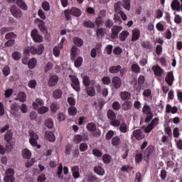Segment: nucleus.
<instances>
[{
	"label": "nucleus",
	"mask_w": 182,
	"mask_h": 182,
	"mask_svg": "<svg viewBox=\"0 0 182 182\" xmlns=\"http://www.w3.org/2000/svg\"><path fill=\"white\" fill-rule=\"evenodd\" d=\"M96 91L97 93H100L102 92V86L97 84L95 80H91V87L87 88V94L90 97H93V96L96 95Z\"/></svg>",
	"instance_id": "f257e3e1"
},
{
	"label": "nucleus",
	"mask_w": 182,
	"mask_h": 182,
	"mask_svg": "<svg viewBox=\"0 0 182 182\" xmlns=\"http://www.w3.org/2000/svg\"><path fill=\"white\" fill-rule=\"evenodd\" d=\"M44 49L43 45L40 44L37 48L35 46L27 47L24 49V52L25 53H31L32 55H42Z\"/></svg>",
	"instance_id": "f03ea898"
},
{
	"label": "nucleus",
	"mask_w": 182,
	"mask_h": 182,
	"mask_svg": "<svg viewBox=\"0 0 182 182\" xmlns=\"http://www.w3.org/2000/svg\"><path fill=\"white\" fill-rule=\"evenodd\" d=\"M10 12L14 18H16V19H21V18L23 16V12H22V10L15 5L11 6L10 8Z\"/></svg>",
	"instance_id": "7ed1b4c3"
},
{
	"label": "nucleus",
	"mask_w": 182,
	"mask_h": 182,
	"mask_svg": "<svg viewBox=\"0 0 182 182\" xmlns=\"http://www.w3.org/2000/svg\"><path fill=\"white\" fill-rule=\"evenodd\" d=\"M69 77H70L72 84L71 87L75 92H80V82H79V78L76 77V75H70Z\"/></svg>",
	"instance_id": "20e7f679"
},
{
	"label": "nucleus",
	"mask_w": 182,
	"mask_h": 182,
	"mask_svg": "<svg viewBox=\"0 0 182 182\" xmlns=\"http://www.w3.org/2000/svg\"><path fill=\"white\" fill-rule=\"evenodd\" d=\"M31 36L33 41L38 43H41V42L43 41V38L42 37V36H41V34H39V31H38V29L36 28H34L31 31Z\"/></svg>",
	"instance_id": "39448f33"
},
{
	"label": "nucleus",
	"mask_w": 182,
	"mask_h": 182,
	"mask_svg": "<svg viewBox=\"0 0 182 182\" xmlns=\"http://www.w3.org/2000/svg\"><path fill=\"white\" fill-rule=\"evenodd\" d=\"M123 31L122 26H114L111 29V39H117L119 38V33Z\"/></svg>",
	"instance_id": "423d86ee"
},
{
	"label": "nucleus",
	"mask_w": 182,
	"mask_h": 182,
	"mask_svg": "<svg viewBox=\"0 0 182 182\" xmlns=\"http://www.w3.org/2000/svg\"><path fill=\"white\" fill-rule=\"evenodd\" d=\"M14 139V132L12 129H9L4 135V140L6 141V147H12L11 141Z\"/></svg>",
	"instance_id": "0eeeda50"
},
{
	"label": "nucleus",
	"mask_w": 182,
	"mask_h": 182,
	"mask_svg": "<svg viewBox=\"0 0 182 182\" xmlns=\"http://www.w3.org/2000/svg\"><path fill=\"white\" fill-rule=\"evenodd\" d=\"M15 174V171L12 168H9L6 171V176L4 177L5 182H14L15 181V177L14 175Z\"/></svg>",
	"instance_id": "6e6552de"
},
{
	"label": "nucleus",
	"mask_w": 182,
	"mask_h": 182,
	"mask_svg": "<svg viewBox=\"0 0 182 182\" xmlns=\"http://www.w3.org/2000/svg\"><path fill=\"white\" fill-rule=\"evenodd\" d=\"M34 22L38 23V29L42 32V33H48V28L45 26V21L41 18H36Z\"/></svg>",
	"instance_id": "1a4fd4ad"
},
{
	"label": "nucleus",
	"mask_w": 182,
	"mask_h": 182,
	"mask_svg": "<svg viewBox=\"0 0 182 182\" xmlns=\"http://www.w3.org/2000/svg\"><path fill=\"white\" fill-rule=\"evenodd\" d=\"M153 151H154V146L153 145L147 146L144 152V159L145 161H149L150 160V156L153 154Z\"/></svg>",
	"instance_id": "9d476101"
},
{
	"label": "nucleus",
	"mask_w": 182,
	"mask_h": 182,
	"mask_svg": "<svg viewBox=\"0 0 182 182\" xmlns=\"http://www.w3.org/2000/svg\"><path fill=\"white\" fill-rule=\"evenodd\" d=\"M58 82H59V76L53 75L48 80V86H49V87H55V86L58 85Z\"/></svg>",
	"instance_id": "9b49d317"
},
{
	"label": "nucleus",
	"mask_w": 182,
	"mask_h": 182,
	"mask_svg": "<svg viewBox=\"0 0 182 182\" xmlns=\"http://www.w3.org/2000/svg\"><path fill=\"white\" fill-rule=\"evenodd\" d=\"M152 70L155 75V76H157L158 77H162L163 75H164V70L160 67V65H154L152 67Z\"/></svg>",
	"instance_id": "f8f14e48"
},
{
	"label": "nucleus",
	"mask_w": 182,
	"mask_h": 182,
	"mask_svg": "<svg viewBox=\"0 0 182 182\" xmlns=\"http://www.w3.org/2000/svg\"><path fill=\"white\" fill-rule=\"evenodd\" d=\"M133 136L136 140H143L146 137V134H144V132L141 129L134 130Z\"/></svg>",
	"instance_id": "ddd939ff"
},
{
	"label": "nucleus",
	"mask_w": 182,
	"mask_h": 182,
	"mask_svg": "<svg viewBox=\"0 0 182 182\" xmlns=\"http://www.w3.org/2000/svg\"><path fill=\"white\" fill-rule=\"evenodd\" d=\"M112 85L114 89H120L122 87V79L117 76L114 77L112 80Z\"/></svg>",
	"instance_id": "4468645a"
},
{
	"label": "nucleus",
	"mask_w": 182,
	"mask_h": 182,
	"mask_svg": "<svg viewBox=\"0 0 182 182\" xmlns=\"http://www.w3.org/2000/svg\"><path fill=\"white\" fill-rule=\"evenodd\" d=\"M165 82L169 86H173V83L174 82V75L173 74V71L167 73L166 76L165 77Z\"/></svg>",
	"instance_id": "2eb2a0df"
},
{
	"label": "nucleus",
	"mask_w": 182,
	"mask_h": 182,
	"mask_svg": "<svg viewBox=\"0 0 182 182\" xmlns=\"http://www.w3.org/2000/svg\"><path fill=\"white\" fill-rule=\"evenodd\" d=\"M171 7L172 11H176L177 12H180L181 11V5L178 0H173Z\"/></svg>",
	"instance_id": "dca6fc26"
},
{
	"label": "nucleus",
	"mask_w": 182,
	"mask_h": 182,
	"mask_svg": "<svg viewBox=\"0 0 182 182\" xmlns=\"http://www.w3.org/2000/svg\"><path fill=\"white\" fill-rule=\"evenodd\" d=\"M80 170V168H79V166H73L71 167V172L73 178H79V177H80V173L79 172Z\"/></svg>",
	"instance_id": "f3484780"
},
{
	"label": "nucleus",
	"mask_w": 182,
	"mask_h": 182,
	"mask_svg": "<svg viewBox=\"0 0 182 182\" xmlns=\"http://www.w3.org/2000/svg\"><path fill=\"white\" fill-rule=\"evenodd\" d=\"M140 39V30L139 28H134L132 30V42H136Z\"/></svg>",
	"instance_id": "a211bd4d"
},
{
	"label": "nucleus",
	"mask_w": 182,
	"mask_h": 182,
	"mask_svg": "<svg viewBox=\"0 0 182 182\" xmlns=\"http://www.w3.org/2000/svg\"><path fill=\"white\" fill-rule=\"evenodd\" d=\"M178 112V108L177 107H171L170 104H167L166 107V113H172V114H176Z\"/></svg>",
	"instance_id": "6ab92c4d"
},
{
	"label": "nucleus",
	"mask_w": 182,
	"mask_h": 182,
	"mask_svg": "<svg viewBox=\"0 0 182 182\" xmlns=\"http://www.w3.org/2000/svg\"><path fill=\"white\" fill-rule=\"evenodd\" d=\"M16 4L19 9H22V11H28V4H26V2H25V1L16 0Z\"/></svg>",
	"instance_id": "aec40b11"
},
{
	"label": "nucleus",
	"mask_w": 182,
	"mask_h": 182,
	"mask_svg": "<svg viewBox=\"0 0 182 182\" xmlns=\"http://www.w3.org/2000/svg\"><path fill=\"white\" fill-rule=\"evenodd\" d=\"M45 137H46V140H48V141H50L51 143H53V141H55V140L56 139L55 137V134H53V132H52L50 131L46 132Z\"/></svg>",
	"instance_id": "412c9836"
},
{
	"label": "nucleus",
	"mask_w": 182,
	"mask_h": 182,
	"mask_svg": "<svg viewBox=\"0 0 182 182\" xmlns=\"http://www.w3.org/2000/svg\"><path fill=\"white\" fill-rule=\"evenodd\" d=\"M77 48L76 46H73L70 50V60L74 62L75 59H76V56H77Z\"/></svg>",
	"instance_id": "4be33fe9"
},
{
	"label": "nucleus",
	"mask_w": 182,
	"mask_h": 182,
	"mask_svg": "<svg viewBox=\"0 0 182 182\" xmlns=\"http://www.w3.org/2000/svg\"><path fill=\"white\" fill-rule=\"evenodd\" d=\"M119 96H120L122 100H125V102L130 100V99L132 97V95L130 94V92H129L127 91L121 92L119 93Z\"/></svg>",
	"instance_id": "5701e85b"
},
{
	"label": "nucleus",
	"mask_w": 182,
	"mask_h": 182,
	"mask_svg": "<svg viewBox=\"0 0 182 182\" xmlns=\"http://www.w3.org/2000/svg\"><path fill=\"white\" fill-rule=\"evenodd\" d=\"M132 101H124L122 104L121 107L124 112H127V110H130L132 109Z\"/></svg>",
	"instance_id": "b1692460"
},
{
	"label": "nucleus",
	"mask_w": 182,
	"mask_h": 182,
	"mask_svg": "<svg viewBox=\"0 0 182 182\" xmlns=\"http://www.w3.org/2000/svg\"><path fill=\"white\" fill-rule=\"evenodd\" d=\"M130 35L128 31H122V33L118 36V38L121 42H124L127 37Z\"/></svg>",
	"instance_id": "393cba45"
},
{
	"label": "nucleus",
	"mask_w": 182,
	"mask_h": 182,
	"mask_svg": "<svg viewBox=\"0 0 182 182\" xmlns=\"http://www.w3.org/2000/svg\"><path fill=\"white\" fill-rule=\"evenodd\" d=\"M70 11H71V15H73V16H75L76 18H79V16L82 15V10L78 8L73 7L71 9H70Z\"/></svg>",
	"instance_id": "a878e982"
},
{
	"label": "nucleus",
	"mask_w": 182,
	"mask_h": 182,
	"mask_svg": "<svg viewBox=\"0 0 182 182\" xmlns=\"http://www.w3.org/2000/svg\"><path fill=\"white\" fill-rule=\"evenodd\" d=\"M111 144L112 146L117 147V146H120V144H122V139H120L119 136H115L112 137Z\"/></svg>",
	"instance_id": "bb28decb"
},
{
	"label": "nucleus",
	"mask_w": 182,
	"mask_h": 182,
	"mask_svg": "<svg viewBox=\"0 0 182 182\" xmlns=\"http://www.w3.org/2000/svg\"><path fill=\"white\" fill-rule=\"evenodd\" d=\"M121 69H122V65H118L116 66L113 65L109 68V73L116 74V73H119Z\"/></svg>",
	"instance_id": "cd10ccee"
},
{
	"label": "nucleus",
	"mask_w": 182,
	"mask_h": 182,
	"mask_svg": "<svg viewBox=\"0 0 182 182\" xmlns=\"http://www.w3.org/2000/svg\"><path fill=\"white\" fill-rule=\"evenodd\" d=\"M83 26H85V28H90V29H95V23L90 20H84Z\"/></svg>",
	"instance_id": "c85d7f7f"
},
{
	"label": "nucleus",
	"mask_w": 182,
	"mask_h": 182,
	"mask_svg": "<svg viewBox=\"0 0 182 182\" xmlns=\"http://www.w3.org/2000/svg\"><path fill=\"white\" fill-rule=\"evenodd\" d=\"M27 65L28 66V69H35V68H36V65H38V61L36 60V58H33L28 60V64Z\"/></svg>",
	"instance_id": "c756f323"
},
{
	"label": "nucleus",
	"mask_w": 182,
	"mask_h": 182,
	"mask_svg": "<svg viewBox=\"0 0 182 182\" xmlns=\"http://www.w3.org/2000/svg\"><path fill=\"white\" fill-rule=\"evenodd\" d=\"M73 62H74L75 68H80L83 63V58L81 56H78L77 59L75 58V60Z\"/></svg>",
	"instance_id": "7c9ffc66"
},
{
	"label": "nucleus",
	"mask_w": 182,
	"mask_h": 182,
	"mask_svg": "<svg viewBox=\"0 0 182 182\" xmlns=\"http://www.w3.org/2000/svg\"><path fill=\"white\" fill-rule=\"evenodd\" d=\"M34 109H38L40 107L43 106V100L41 98H37L35 102H33Z\"/></svg>",
	"instance_id": "2f4dec72"
},
{
	"label": "nucleus",
	"mask_w": 182,
	"mask_h": 182,
	"mask_svg": "<svg viewBox=\"0 0 182 182\" xmlns=\"http://www.w3.org/2000/svg\"><path fill=\"white\" fill-rule=\"evenodd\" d=\"M94 171L96 173V174H98V176H104L105 175V169L102 168V166H95L94 168Z\"/></svg>",
	"instance_id": "473e14b6"
},
{
	"label": "nucleus",
	"mask_w": 182,
	"mask_h": 182,
	"mask_svg": "<svg viewBox=\"0 0 182 182\" xmlns=\"http://www.w3.org/2000/svg\"><path fill=\"white\" fill-rule=\"evenodd\" d=\"M104 25L105 28L110 29L113 26V25H114V23L113 22V20L110 18H107L104 21Z\"/></svg>",
	"instance_id": "72a5a7b5"
},
{
	"label": "nucleus",
	"mask_w": 182,
	"mask_h": 182,
	"mask_svg": "<svg viewBox=\"0 0 182 182\" xmlns=\"http://www.w3.org/2000/svg\"><path fill=\"white\" fill-rule=\"evenodd\" d=\"M62 95H63L62 90H55L53 92L54 99H60V97H62Z\"/></svg>",
	"instance_id": "f704fd0d"
},
{
	"label": "nucleus",
	"mask_w": 182,
	"mask_h": 182,
	"mask_svg": "<svg viewBox=\"0 0 182 182\" xmlns=\"http://www.w3.org/2000/svg\"><path fill=\"white\" fill-rule=\"evenodd\" d=\"M73 42L76 46H78V48L83 46V40L79 37H75Z\"/></svg>",
	"instance_id": "c9c22d12"
},
{
	"label": "nucleus",
	"mask_w": 182,
	"mask_h": 182,
	"mask_svg": "<svg viewBox=\"0 0 182 182\" xmlns=\"http://www.w3.org/2000/svg\"><path fill=\"white\" fill-rule=\"evenodd\" d=\"M17 38H18V35H16L14 32L8 33L5 36V39H6V41H10V40H12V39H16Z\"/></svg>",
	"instance_id": "e433bc0d"
},
{
	"label": "nucleus",
	"mask_w": 182,
	"mask_h": 182,
	"mask_svg": "<svg viewBox=\"0 0 182 182\" xmlns=\"http://www.w3.org/2000/svg\"><path fill=\"white\" fill-rule=\"evenodd\" d=\"M142 113H144V114H151L153 112H151V108L150 106L146 104L142 108Z\"/></svg>",
	"instance_id": "4c0bfd02"
},
{
	"label": "nucleus",
	"mask_w": 182,
	"mask_h": 182,
	"mask_svg": "<svg viewBox=\"0 0 182 182\" xmlns=\"http://www.w3.org/2000/svg\"><path fill=\"white\" fill-rule=\"evenodd\" d=\"M119 131L121 132V133H127L129 132V127H127V124L124 122L120 124Z\"/></svg>",
	"instance_id": "58836bf2"
},
{
	"label": "nucleus",
	"mask_w": 182,
	"mask_h": 182,
	"mask_svg": "<svg viewBox=\"0 0 182 182\" xmlns=\"http://www.w3.org/2000/svg\"><path fill=\"white\" fill-rule=\"evenodd\" d=\"M107 116L109 120H113L114 119H116V113L113 109H109L107 111Z\"/></svg>",
	"instance_id": "ea45409f"
},
{
	"label": "nucleus",
	"mask_w": 182,
	"mask_h": 182,
	"mask_svg": "<svg viewBox=\"0 0 182 182\" xmlns=\"http://www.w3.org/2000/svg\"><path fill=\"white\" fill-rule=\"evenodd\" d=\"M82 82H83V85H85L87 87H89V86L92 85V81H90V79L87 75H85L82 77Z\"/></svg>",
	"instance_id": "a19ab883"
},
{
	"label": "nucleus",
	"mask_w": 182,
	"mask_h": 182,
	"mask_svg": "<svg viewBox=\"0 0 182 182\" xmlns=\"http://www.w3.org/2000/svg\"><path fill=\"white\" fill-rule=\"evenodd\" d=\"M95 32L97 38H103L105 36V30L102 28L97 27Z\"/></svg>",
	"instance_id": "79ce46f5"
},
{
	"label": "nucleus",
	"mask_w": 182,
	"mask_h": 182,
	"mask_svg": "<svg viewBox=\"0 0 182 182\" xmlns=\"http://www.w3.org/2000/svg\"><path fill=\"white\" fill-rule=\"evenodd\" d=\"M141 45L142 47L144 48V49H147L148 50H149V52H151V50H153V45H151L150 42H143Z\"/></svg>",
	"instance_id": "37998d69"
},
{
	"label": "nucleus",
	"mask_w": 182,
	"mask_h": 182,
	"mask_svg": "<svg viewBox=\"0 0 182 182\" xmlns=\"http://www.w3.org/2000/svg\"><path fill=\"white\" fill-rule=\"evenodd\" d=\"M23 159H27V160H29L31 159V156H32V153H31V151L29 149H24L22 152Z\"/></svg>",
	"instance_id": "c03bdc74"
},
{
	"label": "nucleus",
	"mask_w": 182,
	"mask_h": 182,
	"mask_svg": "<svg viewBox=\"0 0 182 182\" xmlns=\"http://www.w3.org/2000/svg\"><path fill=\"white\" fill-rule=\"evenodd\" d=\"M73 140L75 144H79V143H81L83 141V136L81 134H76L74 136Z\"/></svg>",
	"instance_id": "a18cd8bd"
},
{
	"label": "nucleus",
	"mask_w": 182,
	"mask_h": 182,
	"mask_svg": "<svg viewBox=\"0 0 182 182\" xmlns=\"http://www.w3.org/2000/svg\"><path fill=\"white\" fill-rule=\"evenodd\" d=\"M86 127L90 132H96L97 129L96 124L93 122L88 123Z\"/></svg>",
	"instance_id": "49530a36"
},
{
	"label": "nucleus",
	"mask_w": 182,
	"mask_h": 182,
	"mask_svg": "<svg viewBox=\"0 0 182 182\" xmlns=\"http://www.w3.org/2000/svg\"><path fill=\"white\" fill-rule=\"evenodd\" d=\"M114 11L116 14H119L122 12V1H118L117 3L114 4Z\"/></svg>",
	"instance_id": "de8ad7c7"
},
{
	"label": "nucleus",
	"mask_w": 182,
	"mask_h": 182,
	"mask_svg": "<svg viewBox=\"0 0 182 182\" xmlns=\"http://www.w3.org/2000/svg\"><path fill=\"white\" fill-rule=\"evenodd\" d=\"M37 109L40 114H45V113H48V112H49V108L47 107H44L43 105Z\"/></svg>",
	"instance_id": "09e8293b"
},
{
	"label": "nucleus",
	"mask_w": 182,
	"mask_h": 182,
	"mask_svg": "<svg viewBox=\"0 0 182 182\" xmlns=\"http://www.w3.org/2000/svg\"><path fill=\"white\" fill-rule=\"evenodd\" d=\"M110 126H113L114 127H119L120 126V120L117 119H111L109 122Z\"/></svg>",
	"instance_id": "8fccbe9b"
},
{
	"label": "nucleus",
	"mask_w": 182,
	"mask_h": 182,
	"mask_svg": "<svg viewBox=\"0 0 182 182\" xmlns=\"http://www.w3.org/2000/svg\"><path fill=\"white\" fill-rule=\"evenodd\" d=\"M29 143L33 146V147H37V149L41 148V145H38V139H35L33 138L29 139Z\"/></svg>",
	"instance_id": "3c124183"
},
{
	"label": "nucleus",
	"mask_w": 182,
	"mask_h": 182,
	"mask_svg": "<svg viewBox=\"0 0 182 182\" xmlns=\"http://www.w3.org/2000/svg\"><path fill=\"white\" fill-rule=\"evenodd\" d=\"M102 160L105 164H109L112 161V156L109 154H105L102 156Z\"/></svg>",
	"instance_id": "603ef678"
},
{
	"label": "nucleus",
	"mask_w": 182,
	"mask_h": 182,
	"mask_svg": "<svg viewBox=\"0 0 182 182\" xmlns=\"http://www.w3.org/2000/svg\"><path fill=\"white\" fill-rule=\"evenodd\" d=\"M95 25L97 26V28H100L102 26V24L103 23V19L102 18V16H99L95 18Z\"/></svg>",
	"instance_id": "864d4df0"
},
{
	"label": "nucleus",
	"mask_w": 182,
	"mask_h": 182,
	"mask_svg": "<svg viewBox=\"0 0 182 182\" xmlns=\"http://www.w3.org/2000/svg\"><path fill=\"white\" fill-rule=\"evenodd\" d=\"M68 113L70 116H75L77 113V109L75 107H70L68 108Z\"/></svg>",
	"instance_id": "5fc2aeb1"
},
{
	"label": "nucleus",
	"mask_w": 182,
	"mask_h": 182,
	"mask_svg": "<svg viewBox=\"0 0 182 182\" xmlns=\"http://www.w3.org/2000/svg\"><path fill=\"white\" fill-rule=\"evenodd\" d=\"M12 27H2L0 29V35H5L7 32H11Z\"/></svg>",
	"instance_id": "6e6d98bb"
},
{
	"label": "nucleus",
	"mask_w": 182,
	"mask_h": 182,
	"mask_svg": "<svg viewBox=\"0 0 182 182\" xmlns=\"http://www.w3.org/2000/svg\"><path fill=\"white\" fill-rule=\"evenodd\" d=\"M113 136H114V131H108L105 136L106 140H112V139H113Z\"/></svg>",
	"instance_id": "4d7b16f0"
},
{
	"label": "nucleus",
	"mask_w": 182,
	"mask_h": 182,
	"mask_svg": "<svg viewBox=\"0 0 182 182\" xmlns=\"http://www.w3.org/2000/svg\"><path fill=\"white\" fill-rule=\"evenodd\" d=\"M144 82H146V78L144 77V75H141L138 77V85L139 86H143L144 85Z\"/></svg>",
	"instance_id": "13d9d810"
},
{
	"label": "nucleus",
	"mask_w": 182,
	"mask_h": 182,
	"mask_svg": "<svg viewBox=\"0 0 182 182\" xmlns=\"http://www.w3.org/2000/svg\"><path fill=\"white\" fill-rule=\"evenodd\" d=\"M131 69L134 73H140V66H139L137 64H133Z\"/></svg>",
	"instance_id": "bf43d9fd"
},
{
	"label": "nucleus",
	"mask_w": 182,
	"mask_h": 182,
	"mask_svg": "<svg viewBox=\"0 0 182 182\" xmlns=\"http://www.w3.org/2000/svg\"><path fill=\"white\" fill-rule=\"evenodd\" d=\"M11 56L14 60H19L22 55H21V53L18 51H15L12 53Z\"/></svg>",
	"instance_id": "052dcab7"
},
{
	"label": "nucleus",
	"mask_w": 182,
	"mask_h": 182,
	"mask_svg": "<svg viewBox=\"0 0 182 182\" xmlns=\"http://www.w3.org/2000/svg\"><path fill=\"white\" fill-rule=\"evenodd\" d=\"M18 100H19V102H25V100H26V94H25V92H20L18 95Z\"/></svg>",
	"instance_id": "680f3d73"
},
{
	"label": "nucleus",
	"mask_w": 182,
	"mask_h": 182,
	"mask_svg": "<svg viewBox=\"0 0 182 182\" xmlns=\"http://www.w3.org/2000/svg\"><path fill=\"white\" fill-rule=\"evenodd\" d=\"M120 107H122V106L120 105V102H119L114 101L112 103V109L114 110H116L117 112H118V110H120Z\"/></svg>",
	"instance_id": "e2e57ef3"
},
{
	"label": "nucleus",
	"mask_w": 182,
	"mask_h": 182,
	"mask_svg": "<svg viewBox=\"0 0 182 182\" xmlns=\"http://www.w3.org/2000/svg\"><path fill=\"white\" fill-rule=\"evenodd\" d=\"M2 73L4 76H8L11 73V68H9V66H4L2 69Z\"/></svg>",
	"instance_id": "0e129e2a"
},
{
	"label": "nucleus",
	"mask_w": 182,
	"mask_h": 182,
	"mask_svg": "<svg viewBox=\"0 0 182 182\" xmlns=\"http://www.w3.org/2000/svg\"><path fill=\"white\" fill-rule=\"evenodd\" d=\"M11 110L12 112H19L20 110V105L16 103H13L11 105Z\"/></svg>",
	"instance_id": "69168bd1"
},
{
	"label": "nucleus",
	"mask_w": 182,
	"mask_h": 182,
	"mask_svg": "<svg viewBox=\"0 0 182 182\" xmlns=\"http://www.w3.org/2000/svg\"><path fill=\"white\" fill-rule=\"evenodd\" d=\"M42 8L46 12H48V11H50V5L49 4V2L43 1V4H42Z\"/></svg>",
	"instance_id": "338daca9"
},
{
	"label": "nucleus",
	"mask_w": 182,
	"mask_h": 182,
	"mask_svg": "<svg viewBox=\"0 0 182 182\" xmlns=\"http://www.w3.org/2000/svg\"><path fill=\"white\" fill-rule=\"evenodd\" d=\"M124 8L127 9V11H130L131 5L130 0H123Z\"/></svg>",
	"instance_id": "774afa93"
}]
</instances>
